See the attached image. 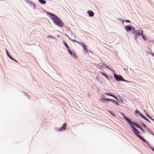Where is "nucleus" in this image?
Segmentation results:
<instances>
[{
	"mask_svg": "<svg viewBox=\"0 0 154 154\" xmlns=\"http://www.w3.org/2000/svg\"><path fill=\"white\" fill-rule=\"evenodd\" d=\"M142 35V37L146 41V38L143 35V34H142V35Z\"/></svg>",
	"mask_w": 154,
	"mask_h": 154,
	"instance_id": "obj_20",
	"label": "nucleus"
},
{
	"mask_svg": "<svg viewBox=\"0 0 154 154\" xmlns=\"http://www.w3.org/2000/svg\"><path fill=\"white\" fill-rule=\"evenodd\" d=\"M15 61L17 62V60H15Z\"/></svg>",
	"mask_w": 154,
	"mask_h": 154,
	"instance_id": "obj_28",
	"label": "nucleus"
},
{
	"mask_svg": "<svg viewBox=\"0 0 154 154\" xmlns=\"http://www.w3.org/2000/svg\"><path fill=\"white\" fill-rule=\"evenodd\" d=\"M153 135H154V134H153Z\"/></svg>",
	"mask_w": 154,
	"mask_h": 154,
	"instance_id": "obj_31",
	"label": "nucleus"
},
{
	"mask_svg": "<svg viewBox=\"0 0 154 154\" xmlns=\"http://www.w3.org/2000/svg\"><path fill=\"white\" fill-rule=\"evenodd\" d=\"M14 60L15 61V59H14V60Z\"/></svg>",
	"mask_w": 154,
	"mask_h": 154,
	"instance_id": "obj_29",
	"label": "nucleus"
},
{
	"mask_svg": "<svg viewBox=\"0 0 154 154\" xmlns=\"http://www.w3.org/2000/svg\"><path fill=\"white\" fill-rule=\"evenodd\" d=\"M9 57L10 59H11L12 60H14V59L11 55H9Z\"/></svg>",
	"mask_w": 154,
	"mask_h": 154,
	"instance_id": "obj_22",
	"label": "nucleus"
},
{
	"mask_svg": "<svg viewBox=\"0 0 154 154\" xmlns=\"http://www.w3.org/2000/svg\"><path fill=\"white\" fill-rule=\"evenodd\" d=\"M82 46L83 47V49H84V51L86 52H88V51L87 49V46L83 44H82Z\"/></svg>",
	"mask_w": 154,
	"mask_h": 154,
	"instance_id": "obj_9",
	"label": "nucleus"
},
{
	"mask_svg": "<svg viewBox=\"0 0 154 154\" xmlns=\"http://www.w3.org/2000/svg\"><path fill=\"white\" fill-rule=\"evenodd\" d=\"M6 52H7V55H8V57H9V55H10L9 54V53H8V51H7V49H6Z\"/></svg>",
	"mask_w": 154,
	"mask_h": 154,
	"instance_id": "obj_23",
	"label": "nucleus"
},
{
	"mask_svg": "<svg viewBox=\"0 0 154 154\" xmlns=\"http://www.w3.org/2000/svg\"><path fill=\"white\" fill-rule=\"evenodd\" d=\"M108 112L112 116H115V115L114 113L113 112H112V111H111L110 110H108Z\"/></svg>",
	"mask_w": 154,
	"mask_h": 154,
	"instance_id": "obj_17",
	"label": "nucleus"
},
{
	"mask_svg": "<svg viewBox=\"0 0 154 154\" xmlns=\"http://www.w3.org/2000/svg\"><path fill=\"white\" fill-rule=\"evenodd\" d=\"M110 101H111L113 103H115L117 105H119V104L118 103L116 102V100H115L114 99H110Z\"/></svg>",
	"mask_w": 154,
	"mask_h": 154,
	"instance_id": "obj_15",
	"label": "nucleus"
},
{
	"mask_svg": "<svg viewBox=\"0 0 154 154\" xmlns=\"http://www.w3.org/2000/svg\"><path fill=\"white\" fill-rule=\"evenodd\" d=\"M153 56L154 57V55H153Z\"/></svg>",
	"mask_w": 154,
	"mask_h": 154,
	"instance_id": "obj_30",
	"label": "nucleus"
},
{
	"mask_svg": "<svg viewBox=\"0 0 154 154\" xmlns=\"http://www.w3.org/2000/svg\"><path fill=\"white\" fill-rule=\"evenodd\" d=\"M87 13L90 17H92L94 16V13L92 11H88L87 12Z\"/></svg>",
	"mask_w": 154,
	"mask_h": 154,
	"instance_id": "obj_10",
	"label": "nucleus"
},
{
	"mask_svg": "<svg viewBox=\"0 0 154 154\" xmlns=\"http://www.w3.org/2000/svg\"><path fill=\"white\" fill-rule=\"evenodd\" d=\"M67 128V124L66 123H65L63 125V126L61 127L60 128L58 129V131H63L66 130Z\"/></svg>",
	"mask_w": 154,
	"mask_h": 154,
	"instance_id": "obj_5",
	"label": "nucleus"
},
{
	"mask_svg": "<svg viewBox=\"0 0 154 154\" xmlns=\"http://www.w3.org/2000/svg\"><path fill=\"white\" fill-rule=\"evenodd\" d=\"M63 43L64 44L66 47L67 48L68 50L70 49L69 47L68 46V45L67 44L66 42V41H64Z\"/></svg>",
	"mask_w": 154,
	"mask_h": 154,
	"instance_id": "obj_13",
	"label": "nucleus"
},
{
	"mask_svg": "<svg viewBox=\"0 0 154 154\" xmlns=\"http://www.w3.org/2000/svg\"><path fill=\"white\" fill-rule=\"evenodd\" d=\"M104 94L106 95L112 97H114L116 99H117V97L114 95L113 94H110L109 93H104Z\"/></svg>",
	"mask_w": 154,
	"mask_h": 154,
	"instance_id": "obj_12",
	"label": "nucleus"
},
{
	"mask_svg": "<svg viewBox=\"0 0 154 154\" xmlns=\"http://www.w3.org/2000/svg\"><path fill=\"white\" fill-rule=\"evenodd\" d=\"M48 14L50 15L51 18L53 20L55 23L59 27H63V23L59 18L51 13H49Z\"/></svg>",
	"mask_w": 154,
	"mask_h": 154,
	"instance_id": "obj_1",
	"label": "nucleus"
},
{
	"mask_svg": "<svg viewBox=\"0 0 154 154\" xmlns=\"http://www.w3.org/2000/svg\"><path fill=\"white\" fill-rule=\"evenodd\" d=\"M114 76L115 79L117 81H126L123 78L122 76L120 75H118L115 74L114 75ZM127 82L128 81H127Z\"/></svg>",
	"mask_w": 154,
	"mask_h": 154,
	"instance_id": "obj_4",
	"label": "nucleus"
},
{
	"mask_svg": "<svg viewBox=\"0 0 154 154\" xmlns=\"http://www.w3.org/2000/svg\"><path fill=\"white\" fill-rule=\"evenodd\" d=\"M68 52L69 53V54L72 56H73L74 57L76 58L77 57V55L76 54L75 52L73 51V52H72L70 50V49L68 50Z\"/></svg>",
	"mask_w": 154,
	"mask_h": 154,
	"instance_id": "obj_6",
	"label": "nucleus"
},
{
	"mask_svg": "<svg viewBox=\"0 0 154 154\" xmlns=\"http://www.w3.org/2000/svg\"><path fill=\"white\" fill-rule=\"evenodd\" d=\"M125 119L128 123L131 124V125H130L131 126V125H133V126H134L133 123L131 121V120L129 119H128V118L126 117Z\"/></svg>",
	"mask_w": 154,
	"mask_h": 154,
	"instance_id": "obj_11",
	"label": "nucleus"
},
{
	"mask_svg": "<svg viewBox=\"0 0 154 154\" xmlns=\"http://www.w3.org/2000/svg\"><path fill=\"white\" fill-rule=\"evenodd\" d=\"M140 116L141 117H142L145 120L149 121V120L146 117H145L144 116H143L141 114H140Z\"/></svg>",
	"mask_w": 154,
	"mask_h": 154,
	"instance_id": "obj_14",
	"label": "nucleus"
},
{
	"mask_svg": "<svg viewBox=\"0 0 154 154\" xmlns=\"http://www.w3.org/2000/svg\"><path fill=\"white\" fill-rule=\"evenodd\" d=\"M100 100L102 102L104 103H107V102L110 101V99L104 98H101Z\"/></svg>",
	"mask_w": 154,
	"mask_h": 154,
	"instance_id": "obj_7",
	"label": "nucleus"
},
{
	"mask_svg": "<svg viewBox=\"0 0 154 154\" xmlns=\"http://www.w3.org/2000/svg\"><path fill=\"white\" fill-rule=\"evenodd\" d=\"M131 127H132L133 129V131L134 134L138 137L140 138L143 142L146 143L147 142V141L143 138L141 136L139 135L140 132L135 127H134L133 125H131Z\"/></svg>",
	"mask_w": 154,
	"mask_h": 154,
	"instance_id": "obj_2",
	"label": "nucleus"
},
{
	"mask_svg": "<svg viewBox=\"0 0 154 154\" xmlns=\"http://www.w3.org/2000/svg\"><path fill=\"white\" fill-rule=\"evenodd\" d=\"M144 127L146 128V126L145 125H144Z\"/></svg>",
	"mask_w": 154,
	"mask_h": 154,
	"instance_id": "obj_27",
	"label": "nucleus"
},
{
	"mask_svg": "<svg viewBox=\"0 0 154 154\" xmlns=\"http://www.w3.org/2000/svg\"><path fill=\"white\" fill-rule=\"evenodd\" d=\"M125 22L127 23H130V21L128 20H126L125 21Z\"/></svg>",
	"mask_w": 154,
	"mask_h": 154,
	"instance_id": "obj_24",
	"label": "nucleus"
},
{
	"mask_svg": "<svg viewBox=\"0 0 154 154\" xmlns=\"http://www.w3.org/2000/svg\"><path fill=\"white\" fill-rule=\"evenodd\" d=\"M133 28L130 26H126L125 28V29L127 32L131 31V30L132 29H133Z\"/></svg>",
	"mask_w": 154,
	"mask_h": 154,
	"instance_id": "obj_8",
	"label": "nucleus"
},
{
	"mask_svg": "<svg viewBox=\"0 0 154 154\" xmlns=\"http://www.w3.org/2000/svg\"><path fill=\"white\" fill-rule=\"evenodd\" d=\"M132 32L133 33L135 34V36L136 37H137L138 36H140L142 34H143L142 30L140 29L135 30L134 28L133 29Z\"/></svg>",
	"mask_w": 154,
	"mask_h": 154,
	"instance_id": "obj_3",
	"label": "nucleus"
},
{
	"mask_svg": "<svg viewBox=\"0 0 154 154\" xmlns=\"http://www.w3.org/2000/svg\"><path fill=\"white\" fill-rule=\"evenodd\" d=\"M134 125H135L137 126L138 127L140 128H141L135 122H134V123H133Z\"/></svg>",
	"mask_w": 154,
	"mask_h": 154,
	"instance_id": "obj_18",
	"label": "nucleus"
},
{
	"mask_svg": "<svg viewBox=\"0 0 154 154\" xmlns=\"http://www.w3.org/2000/svg\"><path fill=\"white\" fill-rule=\"evenodd\" d=\"M148 117L149 118V119H150L152 120V121H154V119L152 118L149 115H147Z\"/></svg>",
	"mask_w": 154,
	"mask_h": 154,
	"instance_id": "obj_19",
	"label": "nucleus"
},
{
	"mask_svg": "<svg viewBox=\"0 0 154 154\" xmlns=\"http://www.w3.org/2000/svg\"><path fill=\"white\" fill-rule=\"evenodd\" d=\"M102 74L103 75H105V74L104 73H103V72H102Z\"/></svg>",
	"mask_w": 154,
	"mask_h": 154,
	"instance_id": "obj_26",
	"label": "nucleus"
},
{
	"mask_svg": "<svg viewBox=\"0 0 154 154\" xmlns=\"http://www.w3.org/2000/svg\"><path fill=\"white\" fill-rule=\"evenodd\" d=\"M39 1L42 4H45L46 3V1L43 0H39Z\"/></svg>",
	"mask_w": 154,
	"mask_h": 154,
	"instance_id": "obj_16",
	"label": "nucleus"
},
{
	"mask_svg": "<svg viewBox=\"0 0 154 154\" xmlns=\"http://www.w3.org/2000/svg\"><path fill=\"white\" fill-rule=\"evenodd\" d=\"M135 112L136 113H139L140 115V114H141V113L138 110H136Z\"/></svg>",
	"mask_w": 154,
	"mask_h": 154,
	"instance_id": "obj_21",
	"label": "nucleus"
},
{
	"mask_svg": "<svg viewBox=\"0 0 154 154\" xmlns=\"http://www.w3.org/2000/svg\"><path fill=\"white\" fill-rule=\"evenodd\" d=\"M104 75L106 78H108L107 75L106 74H105Z\"/></svg>",
	"mask_w": 154,
	"mask_h": 154,
	"instance_id": "obj_25",
	"label": "nucleus"
}]
</instances>
